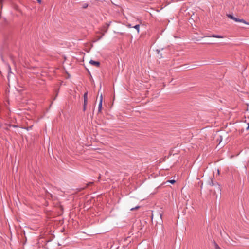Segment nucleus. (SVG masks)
Wrapping results in <instances>:
<instances>
[{
	"label": "nucleus",
	"instance_id": "f03ea898",
	"mask_svg": "<svg viewBox=\"0 0 249 249\" xmlns=\"http://www.w3.org/2000/svg\"><path fill=\"white\" fill-rule=\"evenodd\" d=\"M88 103V92H86L84 94V104L83 110L85 111L86 109V106Z\"/></svg>",
	"mask_w": 249,
	"mask_h": 249
},
{
	"label": "nucleus",
	"instance_id": "1a4fd4ad",
	"mask_svg": "<svg viewBox=\"0 0 249 249\" xmlns=\"http://www.w3.org/2000/svg\"><path fill=\"white\" fill-rule=\"evenodd\" d=\"M214 246H215V249H221L220 247L218 245V244L216 242H214Z\"/></svg>",
	"mask_w": 249,
	"mask_h": 249
},
{
	"label": "nucleus",
	"instance_id": "f3484780",
	"mask_svg": "<svg viewBox=\"0 0 249 249\" xmlns=\"http://www.w3.org/2000/svg\"><path fill=\"white\" fill-rule=\"evenodd\" d=\"M9 70H11V67L10 66H9Z\"/></svg>",
	"mask_w": 249,
	"mask_h": 249
},
{
	"label": "nucleus",
	"instance_id": "4468645a",
	"mask_svg": "<svg viewBox=\"0 0 249 249\" xmlns=\"http://www.w3.org/2000/svg\"><path fill=\"white\" fill-rule=\"evenodd\" d=\"M93 183V182H89V183H88V184H87V186H90V185H92Z\"/></svg>",
	"mask_w": 249,
	"mask_h": 249
},
{
	"label": "nucleus",
	"instance_id": "ddd939ff",
	"mask_svg": "<svg viewBox=\"0 0 249 249\" xmlns=\"http://www.w3.org/2000/svg\"><path fill=\"white\" fill-rule=\"evenodd\" d=\"M168 182H169L170 183H172V184H174L176 181L175 180H168Z\"/></svg>",
	"mask_w": 249,
	"mask_h": 249
},
{
	"label": "nucleus",
	"instance_id": "9d476101",
	"mask_svg": "<svg viewBox=\"0 0 249 249\" xmlns=\"http://www.w3.org/2000/svg\"><path fill=\"white\" fill-rule=\"evenodd\" d=\"M2 8V0H0V12Z\"/></svg>",
	"mask_w": 249,
	"mask_h": 249
},
{
	"label": "nucleus",
	"instance_id": "9b49d317",
	"mask_svg": "<svg viewBox=\"0 0 249 249\" xmlns=\"http://www.w3.org/2000/svg\"><path fill=\"white\" fill-rule=\"evenodd\" d=\"M139 208H140V206H136V207H134V208H131V209H130V210H131V211H134V210H136V209H139Z\"/></svg>",
	"mask_w": 249,
	"mask_h": 249
},
{
	"label": "nucleus",
	"instance_id": "2eb2a0df",
	"mask_svg": "<svg viewBox=\"0 0 249 249\" xmlns=\"http://www.w3.org/2000/svg\"><path fill=\"white\" fill-rule=\"evenodd\" d=\"M249 129V123L248 124V126H247V127L246 128L247 130H248Z\"/></svg>",
	"mask_w": 249,
	"mask_h": 249
},
{
	"label": "nucleus",
	"instance_id": "f257e3e1",
	"mask_svg": "<svg viewBox=\"0 0 249 249\" xmlns=\"http://www.w3.org/2000/svg\"><path fill=\"white\" fill-rule=\"evenodd\" d=\"M227 16L230 19L233 20L235 22H242L244 24H248V22H247L245 20L243 19H239L238 18L234 17L233 15L231 14H227Z\"/></svg>",
	"mask_w": 249,
	"mask_h": 249
},
{
	"label": "nucleus",
	"instance_id": "6e6552de",
	"mask_svg": "<svg viewBox=\"0 0 249 249\" xmlns=\"http://www.w3.org/2000/svg\"><path fill=\"white\" fill-rule=\"evenodd\" d=\"M209 184L210 185V186H213L215 184L214 183L213 180L212 179H211V180H210V181L209 182Z\"/></svg>",
	"mask_w": 249,
	"mask_h": 249
},
{
	"label": "nucleus",
	"instance_id": "a211bd4d",
	"mask_svg": "<svg viewBox=\"0 0 249 249\" xmlns=\"http://www.w3.org/2000/svg\"><path fill=\"white\" fill-rule=\"evenodd\" d=\"M247 25H249V23L248 22V24H246Z\"/></svg>",
	"mask_w": 249,
	"mask_h": 249
},
{
	"label": "nucleus",
	"instance_id": "39448f33",
	"mask_svg": "<svg viewBox=\"0 0 249 249\" xmlns=\"http://www.w3.org/2000/svg\"><path fill=\"white\" fill-rule=\"evenodd\" d=\"M207 36L210 37H214V38H224V36H222L215 35V34L212 35L211 36Z\"/></svg>",
	"mask_w": 249,
	"mask_h": 249
},
{
	"label": "nucleus",
	"instance_id": "7ed1b4c3",
	"mask_svg": "<svg viewBox=\"0 0 249 249\" xmlns=\"http://www.w3.org/2000/svg\"><path fill=\"white\" fill-rule=\"evenodd\" d=\"M102 100H103V97L102 95L101 94L100 97V102L98 105V113L101 112L102 107Z\"/></svg>",
	"mask_w": 249,
	"mask_h": 249
},
{
	"label": "nucleus",
	"instance_id": "dca6fc26",
	"mask_svg": "<svg viewBox=\"0 0 249 249\" xmlns=\"http://www.w3.org/2000/svg\"><path fill=\"white\" fill-rule=\"evenodd\" d=\"M217 186H218V188L219 189H220V187H219V186H219V185L218 183H217Z\"/></svg>",
	"mask_w": 249,
	"mask_h": 249
},
{
	"label": "nucleus",
	"instance_id": "423d86ee",
	"mask_svg": "<svg viewBox=\"0 0 249 249\" xmlns=\"http://www.w3.org/2000/svg\"><path fill=\"white\" fill-rule=\"evenodd\" d=\"M110 25V23H106L105 24V25H104L103 27V31L104 32H107V30H108V27Z\"/></svg>",
	"mask_w": 249,
	"mask_h": 249
},
{
	"label": "nucleus",
	"instance_id": "0eeeda50",
	"mask_svg": "<svg viewBox=\"0 0 249 249\" xmlns=\"http://www.w3.org/2000/svg\"><path fill=\"white\" fill-rule=\"evenodd\" d=\"M133 28L137 30L138 33L139 32V28H140V25L139 24L136 25L135 26H134L133 27Z\"/></svg>",
	"mask_w": 249,
	"mask_h": 249
},
{
	"label": "nucleus",
	"instance_id": "20e7f679",
	"mask_svg": "<svg viewBox=\"0 0 249 249\" xmlns=\"http://www.w3.org/2000/svg\"><path fill=\"white\" fill-rule=\"evenodd\" d=\"M89 63L92 65L95 66L97 67H99L100 65V63L99 61H95L93 60H90Z\"/></svg>",
	"mask_w": 249,
	"mask_h": 249
},
{
	"label": "nucleus",
	"instance_id": "f8f14e48",
	"mask_svg": "<svg viewBox=\"0 0 249 249\" xmlns=\"http://www.w3.org/2000/svg\"><path fill=\"white\" fill-rule=\"evenodd\" d=\"M88 6V4L87 3H84L83 6H82V7L84 9L87 8Z\"/></svg>",
	"mask_w": 249,
	"mask_h": 249
}]
</instances>
